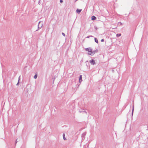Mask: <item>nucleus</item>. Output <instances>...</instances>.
Listing matches in <instances>:
<instances>
[{
  "instance_id": "obj_7",
  "label": "nucleus",
  "mask_w": 148,
  "mask_h": 148,
  "mask_svg": "<svg viewBox=\"0 0 148 148\" xmlns=\"http://www.w3.org/2000/svg\"><path fill=\"white\" fill-rule=\"evenodd\" d=\"M63 139H64V140H66V139L65 138V135L64 134H63Z\"/></svg>"
},
{
  "instance_id": "obj_14",
  "label": "nucleus",
  "mask_w": 148,
  "mask_h": 148,
  "mask_svg": "<svg viewBox=\"0 0 148 148\" xmlns=\"http://www.w3.org/2000/svg\"><path fill=\"white\" fill-rule=\"evenodd\" d=\"M60 3H62L63 2V1L62 0H60Z\"/></svg>"
},
{
  "instance_id": "obj_1",
  "label": "nucleus",
  "mask_w": 148,
  "mask_h": 148,
  "mask_svg": "<svg viewBox=\"0 0 148 148\" xmlns=\"http://www.w3.org/2000/svg\"><path fill=\"white\" fill-rule=\"evenodd\" d=\"M86 50L88 51V54L91 56L93 55L96 53L98 51L97 50L92 51V49L90 48L85 49Z\"/></svg>"
},
{
  "instance_id": "obj_16",
  "label": "nucleus",
  "mask_w": 148,
  "mask_h": 148,
  "mask_svg": "<svg viewBox=\"0 0 148 148\" xmlns=\"http://www.w3.org/2000/svg\"><path fill=\"white\" fill-rule=\"evenodd\" d=\"M62 34L64 36H65V34L64 33H62Z\"/></svg>"
},
{
  "instance_id": "obj_4",
  "label": "nucleus",
  "mask_w": 148,
  "mask_h": 148,
  "mask_svg": "<svg viewBox=\"0 0 148 148\" xmlns=\"http://www.w3.org/2000/svg\"><path fill=\"white\" fill-rule=\"evenodd\" d=\"M79 112L80 113H81V112H83L85 114H87V112H86L84 111V110H82V109H81L80 110H79Z\"/></svg>"
},
{
  "instance_id": "obj_10",
  "label": "nucleus",
  "mask_w": 148,
  "mask_h": 148,
  "mask_svg": "<svg viewBox=\"0 0 148 148\" xmlns=\"http://www.w3.org/2000/svg\"><path fill=\"white\" fill-rule=\"evenodd\" d=\"M95 42H96L97 43H98V40L97 38H95Z\"/></svg>"
},
{
  "instance_id": "obj_5",
  "label": "nucleus",
  "mask_w": 148,
  "mask_h": 148,
  "mask_svg": "<svg viewBox=\"0 0 148 148\" xmlns=\"http://www.w3.org/2000/svg\"><path fill=\"white\" fill-rule=\"evenodd\" d=\"M82 10V9H77V10H76V12L77 13L79 14L80 13V12Z\"/></svg>"
},
{
  "instance_id": "obj_12",
  "label": "nucleus",
  "mask_w": 148,
  "mask_h": 148,
  "mask_svg": "<svg viewBox=\"0 0 148 148\" xmlns=\"http://www.w3.org/2000/svg\"><path fill=\"white\" fill-rule=\"evenodd\" d=\"M122 23L121 22H119L118 23V25H122Z\"/></svg>"
},
{
  "instance_id": "obj_3",
  "label": "nucleus",
  "mask_w": 148,
  "mask_h": 148,
  "mask_svg": "<svg viewBox=\"0 0 148 148\" xmlns=\"http://www.w3.org/2000/svg\"><path fill=\"white\" fill-rule=\"evenodd\" d=\"M90 63L92 65H94V64H95V61L93 59L91 60L90 61Z\"/></svg>"
},
{
  "instance_id": "obj_13",
  "label": "nucleus",
  "mask_w": 148,
  "mask_h": 148,
  "mask_svg": "<svg viewBox=\"0 0 148 148\" xmlns=\"http://www.w3.org/2000/svg\"><path fill=\"white\" fill-rule=\"evenodd\" d=\"M104 41V39H101V42H103V41Z\"/></svg>"
},
{
  "instance_id": "obj_11",
  "label": "nucleus",
  "mask_w": 148,
  "mask_h": 148,
  "mask_svg": "<svg viewBox=\"0 0 148 148\" xmlns=\"http://www.w3.org/2000/svg\"><path fill=\"white\" fill-rule=\"evenodd\" d=\"M37 74H36L34 76V78L36 79L37 78Z\"/></svg>"
},
{
  "instance_id": "obj_15",
  "label": "nucleus",
  "mask_w": 148,
  "mask_h": 148,
  "mask_svg": "<svg viewBox=\"0 0 148 148\" xmlns=\"http://www.w3.org/2000/svg\"><path fill=\"white\" fill-rule=\"evenodd\" d=\"M90 37H92V36H87L86 37V38H89Z\"/></svg>"
},
{
  "instance_id": "obj_8",
  "label": "nucleus",
  "mask_w": 148,
  "mask_h": 148,
  "mask_svg": "<svg viewBox=\"0 0 148 148\" xmlns=\"http://www.w3.org/2000/svg\"><path fill=\"white\" fill-rule=\"evenodd\" d=\"M134 110V105H133V108H132V115H133V112Z\"/></svg>"
},
{
  "instance_id": "obj_2",
  "label": "nucleus",
  "mask_w": 148,
  "mask_h": 148,
  "mask_svg": "<svg viewBox=\"0 0 148 148\" xmlns=\"http://www.w3.org/2000/svg\"><path fill=\"white\" fill-rule=\"evenodd\" d=\"M82 75H80L79 77V83L76 85V87L77 88H78L80 85V83L82 81Z\"/></svg>"
},
{
  "instance_id": "obj_6",
  "label": "nucleus",
  "mask_w": 148,
  "mask_h": 148,
  "mask_svg": "<svg viewBox=\"0 0 148 148\" xmlns=\"http://www.w3.org/2000/svg\"><path fill=\"white\" fill-rule=\"evenodd\" d=\"M96 18L95 16H92L91 17V20L92 21L95 20Z\"/></svg>"
},
{
  "instance_id": "obj_9",
  "label": "nucleus",
  "mask_w": 148,
  "mask_h": 148,
  "mask_svg": "<svg viewBox=\"0 0 148 148\" xmlns=\"http://www.w3.org/2000/svg\"><path fill=\"white\" fill-rule=\"evenodd\" d=\"M121 36V34H117L116 35V36L117 37H118Z\"/></svg>"
}]
</instances>
